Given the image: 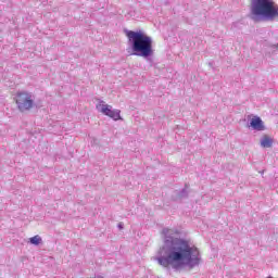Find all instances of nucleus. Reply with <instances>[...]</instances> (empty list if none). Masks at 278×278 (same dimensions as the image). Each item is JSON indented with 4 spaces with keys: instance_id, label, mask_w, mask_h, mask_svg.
<instances>
[{
    "instance_id": "nucleus-1",
    "label": "nucleus",
    "mask_w": 278,
    "mask_h": 278,
    "mask_svg": "<svg viewBox=\"0 0 278 278\" xmlns=\"http://www.w3.org/2000/svg\"><path fill=\"white\" fill-rule=\"evenodd\" d=\"M164 243L154 256L155 262L166 270H181V268H197L203 258L201 251L189 240L173 237V230L163 229Z\"/></svg>"
},
{
    "instance_id": "nucleus-2",
    "label": "nucleus",
    "mask_w": 278,
    "mask_h": 278,
    "mask_svg": "<svg viewBox=\"0 0 278 278\" xmlns=\"http://www.w3.org/2000/svg\"><path fill=\"white\" fill-rule=\"evenodd\" d=\"M126 36L131 50L134 51V55L143 58L144 60L153 58L155 54V50L153 49V38L147 35L144 30H128Z\"/></svg>"
},
{
    "instance_id": "nucleus-3",
    "label": "nucleus",
    "mask_w": 278,
    "mask_h": 278,
    "mask_svg": "<svg viewBox=\"0 0 278 278\" xmlns=\"http://www.w3.org/2000/svg\"><path fill=\"white\" fill-rule=\"evenodd\" d=\"M250 16L255 23L277 21L278 4L273 0H251Z\"/></svg>"
},
{
    "instance_id": "nucleus-4",
    "label": "nucleus",
    "mask_w": 278,
    "mask_h": 278,
    "mask_svg": "<svg viewBox=\"0 0 278 278\" xmlns=\"http://www.w3.org/2000/svg\"><path fill=\"white\" fill-rule=\"evenodd\" d=\"M15 103L20 112H28L36 105V97L31 92L22 91L16 94Z\"/></svg>"
},
{
    "instance_id": "nucleus-5",
    "label": "nucleus",
    "mask_w": 278,
    "mask_h": 278,
    "mask_svg": "<svg viewBox=\"0 0 278 278\" xmlns=\"http://www.w3.org/2000/svg\"><path fill=\"white\" fill-rule=\"evenodd\" d=\"M96 110L100 112V114L109 116V118H112L113 121H123V117H121V110L114 109L103 100L98 101L96 104Z\"/></svg>"
},
{
    "instance_id": "nucleus-6",
    "label": "nucleus",
    "mask_w": 278,
    "mask_h": 278,
    "mask_svg": "<svg viewBox=\"0 0 278 278\" xmlns=\"http://www.w3.org/2000/svg\"><path fill=\"white\" fill-rule=\"evenodd\" d=\"M250 127H252V129H254L255 131H264V129H266V126H264V122L258 116H254L250 121Z\"/></svg>"
},
{
    "instance_id": "nucleus-7",
    "label": "nucleus",
    "mask_w": 278,
    "mask_h": 278,
    "mask_svg": "<svg viewBox=\"0 0 278 278\" xmlns=\"http://www.w3.org/2000/svg\"><path fill=\"white\" fill-rule=\"evenodd\" d=\"M261 147L263 149H270V147H273V138L268 137V136H264L261 139Z\"/></svg>"
},
{
    "instance_id": "nucleus-8",
    "label": "nucleus",
    "mask_w": 278,
    "mask_h": 278,
    "mask_svg": "<svg viewBox=\"0 0 278 278\" xmlns=\"http://www.w3.org/2000/svg\"><path fill=\"white\" fill-rule=\"evenodd\" d=\"M29 242L34 244V247H38L39 244H42V237H40V235L34 236L29 238Z\"/></svg>"
},
{
    "instance_id": "nucleus-9",
    "label": "nucleus",
    "mask_w": 278,
    "mask_h": 278,
    "mask_svg": "<svg viewBox=\"0 0 278 278\" xmlns=\"http://www.w3.org/2000/svg\"><path fill=\"white\" fill-rule=\"evenodd\" d=\"M185 197H188V189H182L179 193L180 199H184Z\"/></svg>"
},
{
    "instance_id": "nucleus-10",
    "label": "nucleus",
    "mask_w": 278,
    "mask_h": 278,
    "mask_svg": "<svg viewBox=\"0 0 278 278\" xmlns=\"http://www.w3.org/2000/svg\"><path fill=\"white\" fill-rule=\"evenodd\" d=\"M118 228H119V229H123V225L119 224V225H118Z\"/></svg>"
},
{
    "instance_id": "nucleus-11",
    "label": "nucleus",
    "mask_w": 278,
    "mask_h": 278,
    "mask_svg": "<svg viewBox=\"0 0 278 278\" xmlns=\"http://www.w3.org/2000/svg\"><path fill=\"white\" fill-rule=\"evenodd\" d=\"M94 278H103V276H96Z\"/></svg>"
}]
</instances>
